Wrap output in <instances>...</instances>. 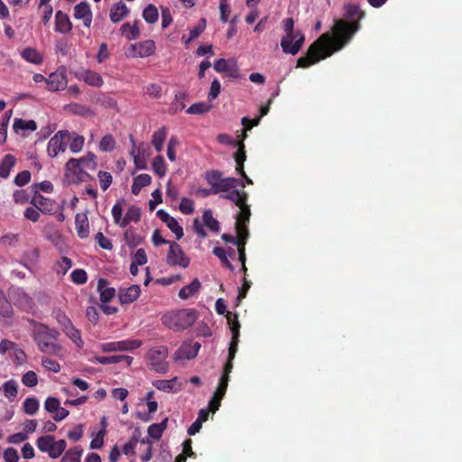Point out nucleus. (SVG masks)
<instances>
[{"mask_svg":"<svg viewBox=\"0 0 462 462\" xmlns=\"http://www.w3.org/2000/svg\"><path fill=\"white\" fill-rule=\"evenodd\" d=\"M337 34L335 38L328 35H322L309 49L308 56L305 58H328L335 51L342 49L351 39L353 34L358 30V23L354 22L350 24L338 21L337 23Z\"/></svg>","mask_w":462,"mask_h":462,"instance_id":"f257e3e1","label":"nucleus"},{"mask_svg":"<svg viewBox=\"0 0 462 462\" xmlns=\"http://www.w3.org/2000/svg\"><path fill=\"white\" fill-rule=\"evenodd\" d=\"M31 322L35 325L32 329V337L38 348L42 353L62 356L63 347L58 343L60 332L44 324L36 323L34 320Z\"/></svg>","mask_w":462,"mask_h":462,"instance_id":"f03ea898","label":"nucleus"},{"mask_svg":"<svg viewBox=\"0 0 462 462\" xmlns=\"http://www.w3.org/2000/svg\"><path fill=\"white\" fill-rule=\"evenodd\" d=\"M198 319V312L193 309H181L165 313L162 317L164 326L180 331L191 327Z\"/></svg>","mask_w":462,"mask_h":462,"instance_id":"7ed1b4c3","label":"nucleus"},{"mask_svg":"<svg viewBox=\"0 0 462 462\" xmlns=\"http://www.w3.org/2000/svg\"><path fill=\"white\" fill-rule=\"evenodd\" d=\"M227 319L229 321V328L232 332V339L229 344L228 357H227V361L224 366V374H227V376H229V374L232 372V369H233V360L237 352L239 336H240V332H239L240 324H239L238 317L236 314L229 313L227 315Z\"/></svg>","mask_w":462,"mask_h":462,"instance_id":"20e7f679","label":"nucleus"},{"mask_svg":"<svg viewBox=\"0 0 462 462\" xmlns=\"http://www.w3.org/2000/svg\"><path fill=\"white\" fill-rule=\"evenodd\" d=\"M65 179L69 184H78L92 180V176L84 171L78 159H69L65 165Z\"/></svg>","mask_w":462,"mask_h":462,"instance_id":"39448f33","label":"nucleus"},{"mask_svg":"<svg viewBox=\"0 0 462 462\" xmlns=\"http://www.w3.org/2000/svg\"><path fill=\"white\" fill-rule=\"evenodd\" d=\"M168 355V348L165 346H158L151 348L147 353V357L151 360L152 369L157 372H165L167 365L164 362Z\"/></svg>","mask_w":462,"mask_h":462,"instance_id":"423d86ee","label":"nucleus"},{"mask_svg":"<svg viewBox=\"0 0 462 462\" xmlns=\"http://www.w3.org/2000/svg\"><path fill=\"white\" fill-rule=\"evenodd\" d=\"M167 263L171 266L179 265L182 268H187L189 264V258L185 255L182 248L176 242L170 243Z\"/></svg>","mask_w":462,"mask_h":462,"instance_id":"0eeeda50","label":"nucleus"},{"mask_svg":"<svg viewBox=\"0 0 462 462\" xmlns=\"http://www.w3.org/2000/svg\"><path fill=\"white\" fill-rule=\"evenodd\" d=\"M66 136H68L67 130H60L50 139L47 145V152L50 157H56L60 152L66 151Z\"/></svg>","mask_w":462,"mask_h":462,"instance_id":"6e6552de","label":"nucleus"},{"mask_svg":"<svg viewBox=\"0 0 462 462\" xmlns=\"http://www.w3.org/2000/svg\"><path fill=\"white\" fill-rule=\"evenodd\" d=\"M304 42V35L300 32L285 35L281 42L282 51L286 54L296 55Z\"/></svg>","mask_w":462,"mask_h":462,"instance_id":"1a4fd4ad","label":"nucleus"},{"mask_svg":"<svg viewBox=\"0 0 462 462\" xmlns=\"http://www.w3.org/2000/svg\"><path fill=\"white\" fill-rule=\"evenodd\" d=\"M141 345V340L127 339L122 341L104 343L101 345L100 347L103 352L132 351L140 347Z\"/></svg>","mask_w":462,"mask_h":462,"instance_id":"9d476101","label":"nucleus"},{"mask_svg":"<svg viewBox=\"0 0 462 462\" xmlns=\"http://www.w3.org/2000/svg\"><path fill=\"white\" fill-rule=\"evenodd\" d=\"M201 345L191 340L185 341L175 352L176 360H190L197 356Z\"/></svg>","mask_w":462,"mask_h":462,"instance_id":"9b49d317","label":"nucleus"},{"mask_svg":"<svg viewBox=\"0 0 462 462\" xmlns=\"http://www.w3.org/2000/svg\"><path fill=\"white\" fill-rule=\"evenodd\" d=\"M157 217L167 225L168 228L175 234L176 239L180 240L183 236V229L178 221L170 216L165 210L159 209L156 213Z\"/></svg>","mask_w":462,"mask_h":462,"instance_id":"f8f14e48","label":"nucleus"},{"mask_svg":"<svg viewBox=\"0 0 462 462\" xmlns=\"http://www.w3.org/2000/svg\"><path fill=\"white\" fill-rule=\"evenodd\" d=\"M48 89L51 91H58L65 88L67 86V79L63 71L57 70L51 73L46 79Z\"/></svg>","mask_w":462,"mask_h":462,"instance_id":"ddd939ff","label":"nucleus"},{"mask_svg":"<svg viewBox=\"0 0 462 462\" xmlns=\"http://www.w3.org/2000/svg\"><path fill=\"white\" fill-rule=\"evenodd\" d=\"M74 17L82 20L86 27H89L92 20L90 5L87 2H80L74 7Z\"/></svg>","mask_w":462,"mask_h":462,"instance_id":"4468645a","label":"nucleus"},{"mask_svg":"<svg viewBox=\"0 0 462 462\" xmlns=\"http://www.w3.org/2000/svg\"><path fill=\"white\" fill-rule=\"evenodd\" d=\"M141 293L139 285H131L126 289H120L118 298L122 305L129 304L138 299Z\"/></svg>","mask_w":462,"mask_h":462,"instance_id":"2eb2a0df","label":"nucleus"},{"mask_svg":"<svg viewBox=\"0 0 462 462\" xmlns=\"http://www.w3.org/2000/svg\"><path fill=\"white\" fill-rule=\"evenodd\" d=\"M133 51H134L138 58H147L153 54L155 50V42L152 40H146L131 46Z\"/></svg>","mask_w":462,"mask_h":462,"instance_id":"dca6fc26","label":"nucleus"},{"mask_svg":"<svg viewBox=\"0 0 462 462\" xmlns=\"http://www.w3.org/2000/svg\"><path fill=\"white\" fill-rule=\"evenodd\" d=\"M31 203L44 214H51L54 209V202L51 199L36 194Z\"/></svg>","mask_w":462,"mask_h":462,"instance_id":"f3484780","label":"nucleus"},{"mask_svg":"<svg viewBox=\"0 0 462 462\" xmlns=\"http://www.w3.org/2000/svg\"><path fill=\"white\" fill-rule=\"evenodd\" d=\"M75 226L79 237L87 238L89 235V223L88 216L84 213H78L75 217Z\"/></svg>","mask_w":462,"mask_h":462,"instance_id":"a211bd4d","label":"nucleus"},{"mask_svg":"<svg viewBox=\"0 0 462 462\" xmlns=\"http://www.w3.org/2000/svg\"><path fill=\"white\" fill-rule=\"evenodd\" d=\"M68 136H66L67 145L69 144V150L73 153H78L82 151L85 138L75 132L70 133L67 130Z\"/></svg>","mask_w":462,"mask_h":462,"instance_id":"6ab92c4d","label":"nucleus"},{"mask_svg":"<svg viewBox=\"0 0 462 462\" xmlns=\"http://www.w3.org/2000/svg\"><path fill=\"white\" fill-rule=\"evenodd\" d=\"M214 68L217 71L226 72L231 78H236L238 75L235 60H217Z\"/></svg>","mask_w":462,"mask_h":462,"instance_id":"aec40b11","label":"nucleus"},{"mask_svg":"<svg viewBox=\"0 0 462 462\" xmlns=\"http://www.w3.org/2000/svg\"><path fill=\"white\" fill-rule=\"evenodd\" d=\"M237 151L234 154V158L236 163V171L241 176H245L244 163L246 160L245 145L242 141L236 143Z\"/></svg>","mask_w":462,"mask_h":462,"instance_id":"412c9836","label":"nucleus"},{"mask_svg":"<svg viewBox=\"0 0 462 462\" xmlns=\"http://www.w3.org/2000/svg\"><path fill=\"white\" fill-rule=\"evenodd\" d=\"M55 29L61 33H68L72 29L69 16L62 11H58L55 14Z\"/></svg>","mask_w":462,"mask_h":462,"instance_id":"4be33fe9","label":"nucleus"},{"mask_svg":"<svg viewBox=\"0 0 462 462\" xmlns=\"http://www.w3.org/2000/svg\"><path fill=\"white\" fill-rule=\"evenodd\" d=\"M79 79L84 80L86 84L93 87H100L103 84L101 76L90 70H82L76 74Z\"/></svg>","mask_w":462,"mask_h":462,"instance_id":"5701e85b","label":"nucleus"},{"mask_svg":"<svg viewBox=\"0 0 462 462\" xmlns=\"http://www.w3.org/2000/svg\"><path fill=\"white\" fill-rule=\"evenodd\" d=\"M238 208H240V212L236 217V227H239L241 230H248L247 225L251 217L250 207L245 202L243 206H239Z\"/></svg>","mask_w":462,"mask_h":462,"instance_id":"b1692460","label":"nucleus"},{"mask_svg":"<svg viewBox=\"0 0 462 462\" xmlns=\"http://www.w3.org/2000/svg\"><path fill=\"white\" fill-rule=\"evenodd\" d=\"M129 14V9L122 1L112 5L110 9V19L113 23H119Z\"/></svg>","mask_w":462,"mask_h":462,"instance_id":"393cba45","label":"nucleus"},{"mask_svg":"<svg viewBox=\"0 0 462 462\" xmlns=\"http://www.w3.org/2000/svg\"><path fill=\"white\" fill-rule=\"evenodd\" d=\"M106 279L100 278L97 282V290L100 294V300L104 303L109 302L116 295V290L107 286Z\"/></svg>","mask_w":462,"mask_h":462,"instance_id":"a878e982","label":"nucleus"},{"mask_svg":"<svg viewBox=\"0 0 462 462\" xmlns=\"http://www.w3.org/2000/svg\"><path fill=\"white\" fill-rule=\"evenodd\" d=\"M201 282L198 278H195L189 285L182 287L179 291V297L181 300H188L199 291Z\"/></svg>","mask_w":462,"mask_h":462,"instance_id":"bb28decb","label":"nucleus"},{"mask_svg":"<svg viewBox=\"0 0 462 462\" xmlns=\"http://www.w3.org/2000/svg\"><path fill=\"white\" fill-rule=\"evenodd\" d=\"M238 180L235 178H222L217 183H215L212 186L213 194H218L220 192H227L233 188H235L236 184Z\"/></svg>","mask_w":462,"mask_h":462,"instance_id":"cd10ccee","label":"nucleus"},{"mask_svg":"<svg viewBox=\"0 0 462 462\" xmlns=\"http://www.w3.org/2000/svg\"><path fill=\"white\" fill-rule=\"evenodd\" d=\"M236 236L228 235V234H223L221 238L226 243L234 244L238 247L239 243L243 241H247L249 237V231L248 230H241L239 227H236Z\"/></svg>","mask_w":462,"mask_h":462,"instance_id":"c85d7f7f","label":"nucleus"},{"mask_svg":"<svg viewBox=\"0 0 462 462\" xmlns=\"http://www.w3.org/2000/svg\"><path fill=\"white\" fill-rule=\"evenodd\" d=\"M16 159L12 154H6L0 162V177L6 179L10 175L12 168L15 165Z\"/></svg>","mask_w":462,"mask_h":462,"instance_id":"c756f323","label":"nucleus"},{"mask_svg":"<svg viewBox=\"0 0 462 462\" xmlns=\"http://www.w3.org/2000/svg\"><path fill=\"white\" fill-rule=\"evenodd\" d=\"M222 198L234 202L237 207L243 206L247 201L248 195L245 191H239L233 189L227 191L226 194L223 195Z\"/></svg>","mask_w":462,"mask_h":462,"instance_id":"7c9ffc66","label":"nucleus"},{"mask_svg":"<svg viewBox=\"0 0 462 462\" xmlns=\"http://www.w3.org/2000/svg\"><path fill=\"white\" fill-rule=\"evenodd\" d=\"M168 418H165L160 423H153L148 427L147 432L149 437L155 440H159L162 438L163 431L167 428Z\"/></svg>","mask_w":462,"mask_h":462,"instance_id":"2f4dec72","label":"nucleus"},{"mask_svg":"<svg viewBox=\"0 0 462 462\" xmlns=\"http://www.w3.org/2000/svg\"><path fill=\"white\" fill-rule=\"evenodd\" d=\"M187 98V93L180 91L175 94L174 101L171 104L169 111L171 114H176L183 110L186 106L185 99Z\"/></svg>","mask_w":462,"mask_h":462,"instance_id":"473e14b6","label":"nucleus"},{"mask_svg":"<svg viewBox=\"0 0 462 462\" xmlns=\"http://www.w3.org/2000/svg\"><path fill=\"white\" fill-rule=\"evenodd\" d=\"M14 130L18 133L19 131H34L37 128L36 122L34 120H24L22 118H15L14 121Z\"/></svg>","mask_w":462,"mask_h":462,"instance_id":"72a5a7b5","label":"nucleus"},{"mask_svg":"<svg viewBox=\"0 0 462 462\" xmlns=\"http://www.w3.org/2000/svg\"><path fill=\"white\" fill-rule=\"evenodd\" d=\"M83 449L80 446L69 448L62 457L61 462H80Z\"/></svg>","mask_w":462,"mask_h":462,"instance_id":"f704fd0d","label":"nucleus"},{"mask_svg":"<svg viewBox=\"0 0 462 462\" xmlns=\"http://www.w3.org/2000/svg\"><path fill=\"white\" fill-rule=\"evenodd\" d=\"M96 155L93 152H88L85 156L78 159L82 169L88 171H95L97 167Z\"/></svg>","mask_w":462,"mask_h":462,"instance_id":"c9c22d12","label":"nucleus"},{"mask_svg":"<svg viewBox=\"0 0 462 462\" xmlns=\"http://www.w3.org/2000/svg\"><path fill=\"white\" fill-rule=\"evenodd\" d=\"M63 332L79 348L83 347L84 341L81 338L80 331L79 329L76 328L74 325L67 328L63 330Z\"/></svg>","mask_w":462,"mask_h":462,"instance_id":"e433bc0d","label":"nucleus"},{"mask_svg":"<svg viewBox=\"0 0 462 462\" xmlns=\"http://www.w3.org/2000/svg\"><path fill=\"white\" fill-rule=\"evenodd\" d=\"M167 131L164 126L154 132L152 134V143L155 150L160 152L162 150L163 143L166 139Z\"/></svg>","mask_w":462,"mask_h":462,"instance_id":"4c0bfd02","label":"nucleus"},{"mask_svg":"<svg viewBox=\"0 0 462 462\" xmlns=\"http://www.w3.org/2000/svg\"><path fill=\"white\" fill-rule=\"evenodd\" d=\"M202 218L205 226H208V229L213 232L219 231V222L213 217V213L210 209L204 211Z\"/></svg>","mask_w":462,"mask_h":462,"instance_id":"58836bf2","label":"nucleus"},{"mask_svg":"<svg viewBox=\"0 0 462 462\" xmlns=\"http://www.w3.org/2000/svg\"><path fill=\"white\" fill-rule=\"evenodd\" d=\"M143 17L148 23H155L159 18V13L155 5L150 4L143 11Z\"/></svg>","mask_w":462,"mask_h":462,"instance_id":"ea45409f","label":"nucleus"},{"mask_svg":"<svg viewBox=\"0 0 462 462\" xmlns=\"http://www.w3.org/2000/svg\"><path fill=\"white\" fill-rule=\"evenodd\" d=\"M346 17L350 20H360L365 14L356 5L348 4L345 6Z\"/></svg>","mask_w":462,"mask_h":462,"instance_id":"a19ab883","label":"nucleus"},{"mask_svg":"<svg viewBox=\"0 0 462 462\" xmlns=\"http://www.w3.org/2000/svg\"><path fill=\"white\" fill-rule=\"evenodd\" d=\"M54 441H55V439L53 436L45 435V436L38 438V439L36 441V446L42 452H46L49 454Z\"/></svg>","mask_w":462,"mask_h":462,"instance_id":"79ce46f5","label":"nucleus"},{"mask_svg":"<svg viewBox=\"0 0 462 462\" xmlns=\"http://www.w3.org/2000/svg\"><path fill=\"white\" fill-rule=\"evenodd\" d=\"M124 236L126 244L131 247L137 246L143 242V237L139 234H137L132 227L126 229V231L124 234Z\"/></svg>","mask_w":462,"mask_h":462,"instance_id":"37998d69","label":"nucleus"},{"mask_svg":"<svg viewBox=\"0 0 462 462\" xmlns=\"http://www.w3.org/2000/svg\"><path fill=\"white\" fill-rule=\"evenodd\" d=\"M72 266V260L67 256H62L60 261L54 264V271L58 274L65 275Z\"/></svg>","mask_w":462,"mask_h":462,"instance_id":"c03bdc74","label":"nucleus"},{"mask_svg":"<svg viewBox=\"0 0 462 462\" xmlns=\"http://www.w3.org/2000/svg\"><path fill=\"white\" fill-rule=\"evenodd\" d=\"M121 32L129 40L136 39L140 33L137 22H135L134 24H130L129 23H124L121 26Z\"/></svg>","mask_w":462,"mask_h":462,"instance_id":"a18cd8bd","label":"nucleus"},{"mask_svg":"<svg viewBox=\"0 0 462 462\" xmlns=\"http://www.w3.org/2000/svg\"><path fill=\"white\" fill-rule=\"evenodd\" d=\"M212 108L211 105L206 102H198L192 104L188 109L187 113L190 115H203L210 111Z\"/></svg>","mask_w":462,"mask_h":462,"instance_id":"49530a36","label":"nucleus"},{"mask_svg":"<svg viewBox=\"0 0 462 462\" xmlns=\"http://www.w3.org/2000/svg\"><path fill=\"white\" fill-rule=\"evenodd\" d=\"M18 385L14 380H9L3 384L4 394L10 401H13L18 393Z\"/></svg>","mask_w":462,"mask_h":462,"instance_id":"de8ad7c7","label":"nucleus"},{"mask_svg":"<svg viewBox=\"0 0 462 462\" xmlns=\"http://www.w3.org/2000/svg\"><path fill=\"white\" fill-rule=\"evenodd\" d=\"M140 218H141V210H140V208L138 207L134 206V205L130 206L128 208L127 211H126L125 216V226L130 222L137 223L138 221H140Z\"/></svg>","mask_w":462,"mask_h":462,"instance_id":"09e8293b","label":"nucleus"},{"mask_svg":"<svg viewBox=\"0 0 462 462\" xmlns=\"http://www.w3.org/2000/svg\"><path fill=\"white\" fill-rule=\"evenodd\" d=\"M66 448L67 442L64 439L55 440L48 455L51 458H58L66 450Z\"/></svg>","mask_w":462,"mask_h":462,"instance_id":"8fccbe9b","label":"nucleus"},{"mask_svg":"<svg viewBox=\"0 0 462 462\" xmlns=\"http://www.w3.org/2000/svg\"><path fill=\"white\" fill-rule=\"evenodd\" d=\"M152 170L154 173L160 178L165 176L167 168L164 162V159L162 155H158L153 159Z\"/></svg>","mask_w":462,"mask_h":462,"instance_id":"3c124183","label":"nucleus"},{"mask_svg":"<svg viewBox=\"0 0 462 462\" xmlns=\"http://www.w3.org/2000/svg\"><path fill=\"white\" fill-rule=\"evenodd\" d=\"M176 378L171 380H157L153 385L160 391L166 393L176 392L175 389Z\"/></svg>","mask_w":462,"mask_h":462,"instance_id":"603ef678","label":"nucleus"},{"mask_svg":"<svg viewBox=\"0 0 462 462\" xmlns=\"http://www.w3.org/2000/svg\"><path fill=\"white\" fill-rule=\"evenodd\" d=\"M14 314L11 303L3 293H0V315L5 318H10Z\"/></svg>","mask_w":462,"mask_h":462,"instance_id":"864d4df0","label":"nucleus"},{"mask_svg":"<svg viewBox=\"0 0 462 462\" xmlns=\"http://www.w3.org/2000/svg\"><path fill=\"white\" fill-rule=\"evenodd\" d=\"M134 165L137 169H146V161L143 156L141 155L140 150L136 148L134 142L133 141V149L131 151Z\"/></svg>","mask_w":462,"mask_h":462,"instance_id":"5fc2aeb1","label":"nucleus"},{"mask_svg":"<svg viewBox=\"0 0 462 462\" xmlns=\"http://www.w3.org/2000/svg\"><path fill=\"white\" fill-rule=\"evenodd\" d=\"M39 409V402L35 397H28L23 402V411L28 415H33Z\"/></svg>","mask_w":462,"mask_h":462,"instance_id":"6e6d98bb","label":"nucleus"},{"mask_svg":"<svg viewBox=\"0 0 462 462\" xmlns=\"http://www.w3.org/2000/svg\"><path fill=\"white\" fill-rule=\"evenodd\" d=\"M95 100L97 104H100L106 108H116V101L106 94H98L95 97Z\"/></svg>","mask_w":462,"mask_h":462,"instance_id":"4d7b16f0","label":"nucleus"},{"mask_svg":"<svg viewBox=\"0 0 462 462\" xmlns=\"http://www.w3.org/2000/svg\"><path fill=\"white\" fill-rule=\"evenodd\" d=\"M123 207L120 203H116L112 208V216L114 222L121 227H125V217H122Z\"/></svg>","mask_w":462,"mask_h":462,"instance_id":"13d9d810","label":"nucleus"},{"mask_svg":"<svg viewBox=\"0 0 462 462\" xmlns=\"http://www.w3.org/2000/svg\"><path fill=\"white\" fill-rule=\"evenodd\" d=\"M213 254L217 257L219 258V260L221 261L222 264L228 268L229 270L233 271L234 270V266L233 264L229 262V260L227 259V256H226V253L225 251L224 248L222 247H215L213 249Z\"/></svg>","mask_w":462,"mask_h":462,"instance_id":"bf43d9fd","label":"nucleus"},{"mask_svg":"<svg viewBox=\"0 0 462 462\" xmlns=\"http://www.w3.org/2000/svg\"><path fill=\"white\" fill-rule=\"evenodd\" d=\"M116 145V142L114 137L111 134L105 135L100 143H99V149L103 152H110L114 150Z\"/></svg>","mask_w":462,"mask_h":462,"instance_id":"052dcab7","label":"nucleus"},{"mask_svg":"<svg viewBox=\"0 0 462 462\" xmlns=\"http://www.w3.org/2000/svg\"><path fill=\"white\" fill-rule=\"evenodd\" d=\"M55 319L57 322L60 325L62 331L73 325L70 319L66 315L64 311L60 310L55 312Z\"/></svg>","mask_w":462,"mask_h":462,"instance_id":"680f3d73","label":"nucleus"},{"mask_svg":"<svg viewBox=\"0 0 462 462\" xmlns=\"http://www.w3.org/2000/svg\"><path fill=\"white\" fill-rule=\"evenodd\" d=\"M71 281L76 284H84L88 280V274L83 269H76L70 274Z\"/></svg>","mask_w":462,"mask_h":462,"instance_id":"e2e57ef3","label":"nucleus"},{"mask_svg":"<svg viewBox=\"0 0 462 462\" xmlns=\"http://www.w3.org/2000/svg\"><path fill=\"white\" fill-rule=\"evenodd\" d=\"M97 177H98V180L100 182V187H101L102 190H104V191L106 190L112 183V180H113L112 175L107 171H100L97 174Z\"/></svg>","mask_w":462,"mask_h":462,"instance_id":"0e129e2a","label":"nucleus"},{"mask_svg":"<svg viewBox=\"0 0 462 462\" xmlns=\"http://www.w3.org/2000/svg\"><path fill=\"white\" fill-rule=\"evenodd\" d=\"M42 365L48 371H51L53 373H59L60 371V364L56 360L51 359L50 357H45V356L42 357Z\"/></svg>","mask_w":462,"mask_h":462,"instance_id":"69168bd1","label":"nucleus"},{"mask_svg":"<svg viewBox=\"0 0 462 462\" xmlns=\"http://www.w3.org/2000/svg\"><path fill=\"white\" fill-rule=\"evenodd\" d=\"M206 28V19L202 18L199 22V23L190 30L189 32V37L186 41V42H189L193 41L194 39L198 38L199 35L205 30Z\"/></svg>","mask_w":462,"mask_h":462,"instance_id":"338daca9","label":"nucleus"},{"mask_svg":"<svg viewBox=\"0 0 462 462\" xmlns=\"http://www.w3.org/2000/svg\"><path fill=\"white\" fill-rule=\"evenodd\" d=\"M23 383L27 387H33L38 383L37 374L33 371H28L22 377Z\"/></svg>","mask_w":462,"mask_h":462,"instance_id":"774afa93","label":"nucleus"}]
</instances>
